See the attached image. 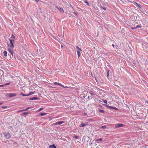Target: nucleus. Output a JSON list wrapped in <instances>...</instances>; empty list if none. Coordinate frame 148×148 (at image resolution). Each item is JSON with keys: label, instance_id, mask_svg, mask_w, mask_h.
I'll use <instances>...</instances> for the list:
<instances>
[{"label": "nucleus", "instance_id": "1", "mask_svg": "<svg viewBox=\"0 0 148 148\" xmlns=\"http://www.w3.org/2000/svg\"><path fill=\"white\" fill-rule=\"evenodd\" d=\"M8 39L10 41V45H9L8 44V50L10 53V54H11L12 56H13L14 53V44L15 41L14 40L11 39L10 38H9Z\"/></svg>", "mask_w": 148, "mask_h": 148}, {"label": "nucleus", "instance_id": "2", "mask_svg": "<svg viewBox=\"0 0 148 148\" xmlns=\"http://www.w3.org/2000/svg\"><path fill=\"white\" fill-rule=\"evenodd\" d=\"M6 95L8 97L12 98L16 96V94L14 93H7L6 94Z\"/></svg>", "mask_w": 148, "mask_h": 148}, {"label": "nucleus", "instance_id": "3", "mask_svg": "<svg viewBox=\"0 0 148 148\" xmlns=\"http://www.w3.org/2000/svg\"><path fill=\"white\" fill-rule=\"evenodd\" d=\"M3 134L7 139H9L11 137V135L8 132H5L3 133Z\"/></svg>", "mask_w": 148, "mask_h": 148}, {"label": "nucleus", "instance_id": "4", "mask_svg": "<svg viewBox=\"0 0 148 148\" xmlns=\"http://www.w3.org/2000/svg\"><path fill=\"white\" fill-rule=\"evenodd\" d=\"M125 125L121 123L117 124H115V128L121 127H123Z\"/></svg>", "mask_w": 148, "mask_h": 148}, {"label": "nucleus", "instance_id": "5", "mask_svg": "<svg viewBox=\"0 0 148 148\" xmlns=\"http://www.w3.org/2000/svg\"><path fill=\"white\" fill-rule=\"evenodd\" d=\"M55 8L59 10L60 12H64V10L62 8L57 6H56Z\"/></svg>", "mask_w": 148, "mask_h": 148}, {"label": "nucleus", "instance_id": "6", "mask_svg": "<svg viewBox=\"0 0 148 148\" xmlns=\"http://www.w3.org/2000/svg\"><path fill=\"white\" fill-rule=\"evenodd\" d=\"M64 123V121H58L56 123H54V125H60L62 123Z\"/></svg>", "mask_w": 148, "mask_h": 148}, {"label": "nucleus", "instance_id": "7", "mask_svg": "<svg viewBox=\"0 0 148 148\" xmlns=\"http://www.w3.org/2000/svg\"><path fill=\"white\" fill-rule=\"evenodd\" d=\"M30 112L28 111L26 112H24L22 113L21 115H25V117L27 116L28 114H30Z\"/></svg>", "mask_w": 148, "mask_h": 148}, {"label": "nucleus", "instance_id": "8", "mask_svg": "<svg viewBox=\"0 0 148 148\" xmlns=\"http://www.w3.org/2000/svg\"><path fill=\"white\" fill-rule=\"evenodd\" d=\"M10 38L11 39L14 40V41L15 40H16L17 39L15 36H14L12 34Z\"/></svg>", "mask_w": 148, "mask_h": 148}, {"label": "nucleus", "instance_id": "9", "mask_svg": "<svg viewBox=\"0 0 148 148\" xmlns=\"http://www.w3.org/2000/svg\"><path fill=\"white\" fill-rule=\"evenodd\" d=\"M87 125V123H82L79 126L81 127H84Z\"/></svg>", "mask_w": 148, "mask_h": 148}, {"label": "nucleus", "instance_id": "10", "mask_svg": "<svg viewBox=\"0 0 148 148\" xmlns=\"http://www.w3.org/2000/svg\"><path fill=\"white\" fill-rule=\"evenodd\" d=\"M106 75L107 76V77L108 78L109 77V70H106Z\"/></svg>", "mask_w": 148, "mask_h": 148}, {"label": "nucleus", "instance_id": "11", "mask_svg": "<svg viewBox=\"0 0 148 148\" xmlns=\"http://www.w3.org/2000/svg\"><path fill=\"white\" fill-rule=\"evenodd\" d=\"M38 99V97H34L31 98H30L29 99L30 100H37Z\"/></svg>", "mask_w": 148, "mask_h": 148}, {"label": "nucleus", "instance_id": "12", "mask_svg": "<svg viewBox=\"0 0 148 148\" xmlns=\"http://www.w3.org/2000/svg\"><path fill=\"white\" fill-rule=\"evenodd\" d=\"M49 148H56V147L54 144H53L52 145H50L49 146Z\"/></svg>", "mask_w": 148, "mask_h": 148}, {"label": "nucleus", "instance_id": "13", "mask_svg": "<svg viewBox=\"0 0 148 148\" xmlns=\"http://www.w3.org/2000/svg\"><path fill=\"white\" fill-rule=\"evenodd\" d=\"M76 49L77 52V51H82V50H81V49L79 48V47L78 46H76Z\"/></svg>", "mask_w": 148, "mask_h": 148}, {"label": "nucleus", "instance_id": "14", "mask_svg": "<svg viewBox=\"0 0 148 148\" xmlns=\"http://www.w3.org/2000/svg\"><path fill=\"white\" fill-rule=\"evenodd\" d=\"M34 93V92H29V93L28 94H27L26 95V96H29L30 95H31L32 94H33Z\"/></svg>", "mask_w": 148, "mask_h": 148}, {"label": "nucleus", "instance_id": "15", "mask_svg": "<svg viewBox=\"0 0 148 148\" xmlns=\"http://www.w3.org/2000/svg\"><path fill=\"white\" fill-rule=\"evenodd\" d=\"M54 84H58L61 86H62L63 87V86L61 84V83H58L57 82H55L54 83Z\"/></svg>", "mask_w": 148, "mask_h": 148}, {"label": "nucleus", "instance_id": "16", "mask_svg": "<svg viewBox=\"0 0 148 148\" xmlns=\"http://www.w3.org/2000/svg\"><path fill=\"white\" fill-rule=\"evenodd\" d=\"M47 114V113H42V112H41L40 113V115L41 116H45V115H46Z\"/></svg>", "mask_w": 148, "mask_h": 148}, {"label": "nucleus", "instance_id": "17", "mask_svg": "<svg viewBox=\"0 0 148 148\" xmlns=\"http://www.w3.org/2000/svg\"><path fill=\"white\" fill-rule=\"evenodd\" d=\"M134 4H136V5H137L138 6V7L139 8H141V5L140 4H138L136 2H134Z\"/></svg>", "mask_w": 148, "mask_h": 148}, {"label": "nucleus", "instance_id": "18", "mask_svg": "<svg viewBox=\"0 0 148 148\" xmlns=\"http://www.w3.org/2000/svg\"><path fill=\"white\" fill-rule=\"evenodd\" d=\"M98 111L101 113H104V111L103 110H101L100 109H98Z\"/></svg>", "mask_w": 148, "mask_h": 148}, {"label": "nucleus", "instance_id": "19", "mask_svg": "<svg viewBox=\"0 0 148 148\" xmlns=\"http://www.w3.org/2000/svg\"><path fill=\"white\" fill-rule=\"evenodd\" d=\"M3 54L6 57L7 56V52L6 51H4L3 53Z\"/></svg>", "mask_w": 148, "mask_h": 148}, {"label": "nucleus", "instance_id": "20", "mask_svg": "<svg viewBox=\"0 0 148 148\" xmlns=\"http://www.w3.org/2000/svg\"><path fill=\"white\" fill-rule=\"evenodd\" d=\"M90 94H91V96H93L95 95V92H90Z\"/></svg>", "mask_w": 148, "mask_h": 148}, {"label": "nucleus", "instance_id": "21", "mask_svg": "<svg viewBox=\"0 0 148 148\" xmlns=\"http://www.w3.org/2000/svg\"><path fill=\"white\" fill-rule=\"evenodd\" d=\"M81 52V51H77V53L78 55V57H79L80 56V55H81L80 52Z\"/></svg>", "mask_w": 148, "mask_h": 148}, {"label": "nucleus", "instance_id": "22", "mask_svg": "<svg viewBox=\"0 0 148 148\" xmlns=\"http://www.w3.org/2000/svg\"><path fill=\"white\" fill-rule=\"evenodd\" d=\"M102 140V138H98L96 140L97 141H101Z\"/></svg>", "mask_w": 148, "mask_h": 148}, {"label": "nucleus", "instance_id": "23", "mask_svg": "<svg viewBox=\"0 0 148 148\" xmlns=\"http://www.w3.org/2000/svg\"><path fill=\"white\" fill-rule=\"evenodd\" d=\"M99 108H100V109H104V107H103L101 105H99L98 106Z\"/></svg>", "mask_w": 148, "mask_h": 148}, {"label": "nucleus", "instance_id": "24", "mask_svg": "<svg viewBox=\"0 0 148 148\" xmlns=\"http://www.w3.org/2000/svg\"><path fill=\"white\" fill-rule=\"evenodd\" d=\"M101 128H102V129H106L107 128V127L105 125L103 126H101Z\"/></svg>", "mask_w": 148, "mask_h": 148}, {"label": "nucleus", "instance_id": "25", "mask_svg": "<svg viewBox=\"0 0 148 148\" xmlns=\"http://www.w3.org/2000/svg\"><path fill=\"white\" fill-rule=\"evenodd\" d=\"M102 101H103V102H104V103H107V100H102Z\"/></svg>", "mask_w": 148, "mask_h": 148}, {"label": "nucleus", "instance_id": "26", "mask_svg": "<svg viewBox=\"0 0 148 148\" xmlns=\"http://www.w3.org/2000/svg\"><path fill=\"white\" fill-rule=\"evenodd\" d=\"M73 13L75 15L77 16V13L76 12H73Z\"/></svg>", "mask_w": 148, "mask_h": 148}, {"label": "nucleus", "instance_id": "27", "mask_svg": "<svg viewBox=\"0 0 148 148\" xmlns=\"http://www.w3.org/2000/svg\"><path fill=\"white\" fill-rule=\"evenodd\" d=\"M141 27V26L139 25H137L136 26V28H140Z\"/></svg>", "mask_w": 148, "mask_h": 148}, {"label": "nucleus", "instance_id": "28", "mask_svg": "<svg viewBox=\"0 0 148 148\" xmlns=\"http://www.w3.org/2000/svg\"><path fill=\"white\" fill-rule=\"evenodd\" d=\"M73 138L75 139H77L78 138V137L77 136H75L73 137Z\"/></svg>", "mask_w": 148, "mask_h": 148}, {"label": "nucleus", "instance_id": "29", "mask_svg": "<svg viewBox=\"0 0 148 148\" xmlns=\"http://www.w3.org/2000/svg\"><path fill=\"white\" fill-rule=\"evenodd\" d=\"M84 2L86 3V5H89V3H88L86 1H84Z\"/></svg>", "mask_w": 148, "mask_h": 148}, {"label": "nucleus", "instance_id": "30", "mask_svg": "<svg viewBox=\"0 0 148 148\" xmlns=\"http://www.w3.org/2000/svg\"><path fill=\"white\" fill-rule=\"evenodd\" d=\"M103 105L104 106H106V107H108V108H109V107L110 106H109L107 105H106V104H103Z\"/></svg>", "mask_w": 148, "mask_h": 148}, {"label": "nucleus", "instance_id": "31", "mask_svg": "<svg viewBox=\"0 0 148 148\" xmlns=\"http://www.w3.org/2000/svg\"><path fill=\"white\" fill-rule=\"evenodd\" d=\"M43 109V108H40V109H38V111H41V110H42Z\"/></svg>", "mask_w": 148, "mask_h": 148}, {"label": "nucleus", "instance_id": "32", "mask_svg": "<svg viewBox=\"0 0 148 148\" xmlns=\"http://www.w3.org/2000/svg\"><path fill=\"white\" fill-rule=\"evenodd\" d=\"M26 95H25V94H23V93H21V94H20V95H22V96H26Z\"/></svg>", "mask_w": 148, "mask_h": 148}, {"label": "nucleus", "instance_id": "33", "mask_svg": "<svg viewBox=\"0 0 148 148\" xmlns=\"http://www.w3.org/2000/svg\"><path fill=\"white\" fill-rule=\"evenodd\" d=\"M10 84V83H6V84H4V85H5V86L6 85H8Z\"/></svg>", "mask_w": 148, "mask_h": 148}, {"label": "nucleus", "instance_id": "34", "mask_svg": "<svg viewBox=\"0 0 148 148\" xmlns=\"http://www.w3.org/2000/svg\"><path fill=\"white\" fill-rule=\"evenodd\" d=\"M112 109H114V110H118V109L117 108H116V107H113Z\"/></svg>", "mask_w": 148, "mask_h": 148}, {"label": "nucleus", "instance_id": "35", "mask_svg": "<svg viewBox=\"0 0 148 148\" xmlns=\"http://www.w3.org/2000/svg\"><path fill=\"white\" fill-rule=\"evenodd\" d=\"M104 10H106V8L104 6H103V7H101Z\"/></svg>", "mask_w": 148, "mask_h": 148}, {"label": "nucleus", "instance_id": "36", "mask_svg": "<svg viewBox=\"0 0 148 148\" xmlns=\"http://www.w3.org/2000/svg\"><path fill=\"white\" fill-rule=\"evenodd\" d=\"M2 108H3L4 109V108H7V107L6 106H2Z\"/></svg>", "mask_w": 148, "mask_h": 148}, {"label": "nucleus", "instance_id": "37", "mask_svg": "<svg viewBox=\"0 0 148 148\" xmlns=\"http://www.w3.org/2000/svg\"><path fill=\"white\" fill-rule=\"evenodd\" d=\"M31 108V107H27V108H26L25 109L26 111H27V110H28V109H29L30 108Z\"/></svg>", "mask_w": 148, "mask_h": 148}, {"label": "nucleus", "instance_id": "38", "mask_svg": "<svg viewBox=\"0 0 148 148\" xmlns=\"http://www.w3.org/2000/svg\"><path fill=\"white\" fill-rule=\"evenodd\" d=\"M113 107L111 106H110L109 107V108L110 109H112Z\"/></svg>", "mask_w": 148, "mask_h": 148}, {"label": "nucleus", "instance_id": "39", "mask_svg": "<svg viewBox=\"0 0 148 148\" xmlns=\"http://www.w3.org/2000/svg\"><path fill=\"white\" fill-rule=\"evenodd\" d=\"M5 86L4 85H0V87H3Z\"/></svg>", "mask_w": 148, "mask_h": 148}, {"label": "nucleus", "instance_id": "40", "mask_svg": "<svg viewBox=\"0 0 148 148\" xmlns=\"http://www.w3.org/2000/svg\"><path fill=\"white\" fill-rule=\"evenodd\" d=\"M22 112L21 110H18L17 111V112Z\"/></svg>", "mask_w": 148, "mask_h": 148}, {"label": "nucleus", "instance_id": "41", "mask_svg": "<svg viewBox=\"0 0 148 148\" xmlns=\"http://www.w3.org/2000/svg\"><path fill=\"white\" fill-rule=\"evenodd\" d=\"M22 112L24 111H26L25 109H23L22 110H21Z\"/></svg>", "mask_w": 148, "mask_h": 148}, {"label": "nucleus", "instance_id": "42", "mask_svg": "<svg viewBox=\"0 0 148 148\" xmlns=\"http://www.w3.org/2000/svg\"><path fill=\"white\" fill-rule=\"evenodd\" d=\"M35 1H36V2H38L39 1V0H34Z\"/></svg>", "mask_w": 148, "mask_h": 148}, {"label": "nucleus", "instance_id": "43", "mask_svg": "<svg viewBox=\"0 0 148 148\" xmlns=\"http://www.w3.org/2000/svg\"><path fill=\"white\" fill-rule=\"evenodd\" d=\"M132 29H136V27H132L131 28Z\"/></svg>", "mask_w": 148, "mask_h": 148}, {"label": "nucleus", "instance_id": "44", "mask_svg": "<svg viewBox=\"0 0 148 148\" xmlns=\"http://www.w3.org/2000/svg\"><path fill=\"white\" fill-rule=\"evenodd\" d=\"M112 46L114 48V44H112Z\"/></svg>", "mask_w": 148, "mask_h": 148}, {"label": "nucleus", "instance_id": "45", "mask_svg": "<svg viewBox=\"0 0 148 148\" xmlns=\"http://www.w3.org/2000/svg\"><path fill=\"white\" fill-rule=\"evenodd\" d=\"M86 97V96H85V95H84L83 96V97H84V98H85Z\"/></svg>", "mask_w": 148, "mask_h": 148}, {"label": "nucleus", "instance_id": "46", "mask_svg": "<svg viewBox=\"0 0 148 148\" xmlns=\"http://www.w3.org/2000/svg\"><path fill=\"white\" fill-rule=\"evenodd\" d=\"M90 97L89 96H88L87 97V98L88 99Z\"/></svg>", "mask_w": 148, "mask_h": 148}, {"label": "nucleus", "instance_id": "47", "mask_svg": "<svg viewBox=\"0 0 148 148\" xmlns=\"http://www.w3.org/2000/svg\"><path fill=\"white\" fill-rule=\"evenodd\" d=\"M2 103H2V102L1 103H0V105L2 104Z\"/></svg>", "mask_w": 148, "mask_h": 148}, {"label": "nucleus", "instance_id": "48", "mask_svg": "<svg viewBox=\"0 0 148 148\" xmlns=\"http://www.w3.org/2000/svg\"><path fill=\"white\" fill-rule=\"evenodd\" d=\"M11 55H12L11 54H10H10H8V55H10V56ZM10 57H11V56H10Z\"/></svg>", "mask_w": 148, "mask_h": 148}, {"label": "nucleus", "instance_id": "49", "mask_svg": "<svg viewBox=\"0 0 148 148\" xmlns=\"http://www.w3.org/2000/svg\"><path fill=\"white\" fill-rule=\"evenodd\" d=\"M147 103H148V101L147 102Z\"/></svg>", "mask_w": 148, "mask_h": 148}, {"label": "nucleus", "instance_id": "50", "mask_svg": "<svg viewBox=\"0 0 148 148\" xmlns=\"http://www.w3.org/2000/svg\"><path fill=\"white\" fill-rule=\"evenodd\" d=\"M91 144H90V145H91Z\"/></svg>", "mask_w": 148, "mask_h": 148}]
</instances>
